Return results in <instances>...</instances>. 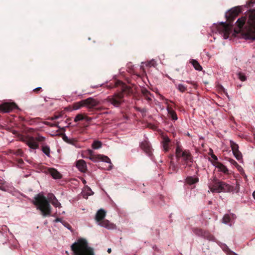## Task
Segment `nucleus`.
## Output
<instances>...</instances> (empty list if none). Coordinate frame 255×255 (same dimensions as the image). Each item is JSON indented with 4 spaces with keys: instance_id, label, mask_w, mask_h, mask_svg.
<instances>
[{
    "instance_id": "obj_18",
    "label": "nucleus",
    "mask_w": 255,
    "mask_h": 255,
    "mask_svg": "<svg viewBox=\"0 0 255 255\" xmlns=\"http://www.w3.org/2000/svg\"><path fill=\"white\" fill-rule=\"evenodd\" d=\"M48 171L50 174L54 179H60L62 177L61 174L54 168H49L48 169Z\"/></svg>"
},
{
    "instance_id": "obj_12",
    "label": "nucleus",
    "mask_w": 255,
    "mask_h": 255,
    "mask_svg": "<svg viewBox=\"0 0 255 255\" xmlns=\"http://www.w3.org/2000/svg\"><path fill=\"white\" fill-rule=\"evenodd\" d=\"M76 166L82 172H86L87 167L86 162L83 159H79L76 162Z\"/></svg>"
},
{
    "instance_id": "obj_30",
    "label": "nucleus",
    "mask_w": 255,
    "mask_h": 255,
    "mask_svg": "<svg viewBox=\"0 0 255 255\" xmlns=\"http://www.w3.org/2000/svg\"><path fill=\"white\" fill-rule=\"evenodd\" d=\"M41 150L47 156H50V149L47 145H42Z\"/></svg>"
},
{
    "instance_id": "obj_13",
    "label": "nucleus",
    "mask_w": 255,
    "mask_h": 255,
    "mask_svg": "<svg viewBox=\"0 0 255 255\" xmlns=\"http://www.w3.org/2000/svg\"><path fill=\"white\" fill-rule=\"evenodd\" d=\"M213 164L218 169L219 171L223 172L225 174H229L228 169L222 163L216 161L213 163Z\"/></svg>"
},
{
    "instance_id": "obj_36",
    "label": "nucleus",
    "mask_w": 255,
    "mask_h": 255,
    "mask_svg": "<svg viewBox=\"0 0 255 255\" xmlns=\"http://www.w3.org/2000/svg\"><path fill=\"white\" fill-rule=\"evenodd\" d=\"M238 78L242 81H245L247 80L246 76L241 72L238 73Z\"/></svg>"
},
{
    "instance_id": "obj_3",
    "label": "nucleus",
    "mask_w": 255,
    "mask_h": 255,
    "mask_svg": "<svg viewBox=\"0 0 255 255\" xmlns=\"http://www.w3.org/2000/svg\"><path fill=\"white\" fill-rule=\"evenodd\" d=\"M32 202L37 207H50V203L55 207H58L60 205L52 193H48L47 196L45 197L42 193H40L35 195Z\"/></svg>"
},
{
    "instance_id": "obj_31",
    "label": "nucleus",
    "mask_w": 255,
    "mask_h": 255,
    "mask_svg": "<svg viewBox=\"0 0 255 255\" xmlns=\"http://www.w3.org/2000/svg\"><path fill=\"white\" fill-rule=\"evenodd\" d=\"M230 145L233 151V152L234 151H237L239 150V145L236 143L234 142L233 141H230Z\"/></svg>"
},
{
    "instance_id": "obj_45",
    "label": "nucleus",
    "mask_w": 255,
    "mask_h": 255,
    "mask_svg": "<svg viewBox=\"0 0 255 255\" xmlns=\"http://www.w3.org/2000/svg\"><path fill=\"white\" fill-rule=\"evenodd\" d=\"M186 82L188 84H192V85H195V83L194 82H192V81H186Z\"/></svg>"
},
{
    "instance_id": "obj_15",
    "label": "nucleus",
    "mask_w": 255,
    "mask_h": 255,
    "mask_svg": "<svg viewBox=\"0 0 255 255\" xmlns=\"http://www.w3.org/2000/svg\"><path fill=\"white\" fill-rule=\"evenodd\" d=\"M87 155L88 156V158L92 161L94 162H97L100 160V154L99 155H95L94 153V151L91 149H88L87 150Z\"/></svg>"
},
{
    "instance_id": "obj_20",
    "label": "nucleus",
    "mask_w": 255,
    "mask_h": 255,
    "mask_svg": "<svg viewBox=\"0 0 255 255\" xmlns=\"http://www.w3.org/2000/svg\"><path fill=\"white\" fill-rule=\"evenodd\" d=\"M62 139H63V140L65 142H66L69 144L73 145H75L76 143L77 142V140L76 138H69L68 137V136H66V134H63L62 135Z\"/></svg>"
},
{
    "instance_id": "obj_50",
    "label": "nucleus",
    "mask_w": 255,
    "mask_h": 255,
    "mask_svg": "<svg viewBox=\"0 0 255 255\" xmlns=\"http://www.w3.org/2000/svg\"><path fill=\"white\" fill-rule=\"evenodd\" d=\"M83 183H84V184H85V183H86V181H85V180H84L83 181Z\"/></svg>"
},
{
    "instance_id": "obj_28",
    "label": "nucleus",
    "mask_w": 255,
    "mask_h": 255,
    "mask_svg": "<svg viewBox=\"0 0 255 255\" xmlns=\"http://www.w3.org/2000/svg\"><path fill=\"white\" fill-rule=\"evenodd\" d=\"M9 152L11 154H14L16 156H19L21 157L23 156V152L21 149H18L16 150H10Z\"/></svg>"
},
{
    "instance_id": "obj_17",
    "label": "nucleus",
    "mask_w": 255,
    "mask_h": 255,
    "mask_svg": "<svg viewBox=\"0 0 255 255\" xmlns=\"http://www.w3.org/2000/svg\"><path fill=\"white\" fill-rule=\"evenodd\" d=\"M106 212L103 209L99 210L96 215L95 219L97 222H100L103 220L106 216Z\"/></svg>"
},
{
    "instance_id": "obj_19",
    "label": "nucleus",
    "mask_w": 255,
    "mask_h": 255,
    "mask_svg": "<svg viewBox=\"0 0 255 255\" xmlns=\"http://www.w3.org/2000/svg\"><path fill=\"white\" fill-rule=\"evenodd\" d=\"M99 225L101 227H103L108 229H112L115 227V226L113 224L110 223L108 220H105L100 222Z\"/></svg>"
},
{
    "instance_id": "obj_21",
    "label": "nucleus",
    "mask_w": 255,
    "mask_h": 255,
    "mask_svg": "<svg viewBox=\"0 0 255 255\" xmlns=\"http://www.w3.org/2000/svg\"><path fill=\"white\" fill-rule=\"evenodd\" d=\"M167 110L169 117L171 118L172 120H177L178 119L177 115L176 112L172 109V108L168 107Z\"/></svg>"
},
{
    "instance_id": "obj_33",
    "label": "nucleus",
    "mask_w": 255,
    "mask_h": 255,
    "mask_svg": "<svg viewBox=\"0 0 255 255\" xmlns=\"http://www.w3.org/2000/svg\"><path fill=\"white\" fill-rule=\"evenodd\" d=\"M100 160L111 163L110 159L107 156L100 155Z\"/></svg>"
},
{
    "instance_id": "obj_44",
    "label": "nucleus",
    "mask_w": 255,
    "mask_h": 255,
    "mask_svg": "<svg viewBox=\"0 0 255 255\" xmlns=\"http://www.w3.org/2000/svg\"><path fill=\"white\" fill-rule=\"evenodd\" d=\"M17 162L20 164H22L23 163V161L22 159H18L17 160Z\"/></svg>"
},
{
    "instance_id": "obj_1",
    "label": "nucleus",
    "mask_w": 255,
    "mask_h": 255,
    "mask_svg": "<svg viewBox=\"0 0 255 255\" xmlns=\"http://www.w3.org/2000/svg\"><path fill=\"white\" fill-rule=\"evenodd\" d=\"M121 86V90L115 92L113 95L108 96L106 100L107 102L113 105L115 108H120L126 102L125 99V95L128 96L131 93V88L121 81L114 82V84L110 83L107 85L108 88L112 89Z\"/></svg>"
},
{
    "instance_id": "obj_10",
    "label": "nucleus",
    "mask_w": 255,
    "mask_h": 255,
    "mask_svg": "<svg viewBox=\"0 0 255 255\" xmlns=\"http://www.w3.org/2000/svg\"><path fill=\"white\" fill-rule=\"evenodd\" d=\"M83 103L85 104V107L88 109H93L99 105V102L93 98H89L83 100Z\"/></svg>"
},
{
    "instance_id": "obj_29",
    "label": "nucleus",
    "mask_w": 255,
    "mask_h": 255,
    "mask_svg": "<svg viewBox=\"0 0 255 255\" xmlns=\"http://www.w3.org/2000/svg\"><path fill=\"white\" fill-rule=\"evenodd\" d=\"M102 143L101 141L95 140L92 144V147L93 149H97L100 148L102 147Z\"/></svg>"
},
{
    "instance_id": "obj_16",
    "label": "nucleus",
    "mask_w": 255,
    "mask_h": 255,
    "mask_svg": "<svg viewBox=\"0 0 255 255\" xmlns=\"http://www.w3.org/2000/svg\"><path fill=\"white\" fill-rule=\"evenodd\" d=\"M82 120H85L86 121L89 122L92 120V118H90L89 117H87V116H86L84 114H79L76 116V117L74 118V121L75 123H77L79 121H82Z\"/></svg>"
},
{
    "instance_id": "obj_4",
    "label": "nucleus",
    "mask_w": 255,
    "mask_h": 255,
    "mask_svg": "<svg viewBox=\"0 0 255 255\" xmlns=\"http://www.w3.org/2000/svg\"><path fill=\"white\" fill-rule=\"evenodd\" d=\"M241 10L238 7H235L230 9L228 13L226 14V17L228 23L222 22L221 23V31L224 33V38H228L232 31L233 27V22L236 17L238 15Z\"/></svg>"
},
{
    "instance_id": "obj_22",
    "label": "nucleus",
    "mask_w": 255,
    "mask_h": 255,
    "mask_svg": "<svg viewBox=\"0 0 255 255\" xmlns=\"http://www.w3.org/2000/svg\"><path fill=\"white\" fill-rule=\"evenodd\" d=\"M142 94L143 96L144 97V98L148 101H151L152 100L150 96L152 95V94L146 89H143L142 90Z\"/></svg>"
},
{
    "instance_id": "obj_40",
    "label": "nucleus",
    "mask_w": 255,
    "mask_h": 255,
    "mask_svg": "<svg viewBox=\"0 0 255 255\" xmlns=\"http://www.w3.org/2000/svg\"><path fill=\"white\" fill-rule=\"evenodd\" d=\"M44 124H45V125H47V126H49L50 127L55 126V127H56L57 128H59V127L58 126V125L54 124H51V123H50L49 122H45L44 123Z\"/></svg>"
},
{
    "instance_id": "obj_35",
    "label": "nucleus",
    "mask_w": 255,
    "mask_h": 255,
    "mask_svg": "<svg viewBox=\"0 0 255 255\" xmlns=\"http://www.w3.org/2000/svg\"><path fill=\"white\" fill-rule=\"evenodd\" d=\"M146 66L150 67L151 66L154 67L155 66L156 62L154 60H152L150 61H148L145 63Z\"/></svg>"
},
{
    "instance_id": "obj_49",
    "label": "nucleus",
    "mask_w": 255,
    "mask_h": 255,
    "mask_svg": "<svg viewBox=\"0 0 255 255\" xmlns=\"http://www.w3.org/2000/svg\"><path fill=\"white\" fill-rule=\"evenodd\" d=\"M253 196L254 199H255V191L253 192Z\"/></svg>"
},
{
    "instance_id": "obj_23",
    "label": "nucleus",
    "mask_w": 255,
    "mask_h": 255,
    "mask_svg": "<svg viewBox=\"0 0 255 255\" xmlns=\"http://www.w3.org/2000/svg\"><path fill=\"white\" fill-rule=\"evenodd\" d=\"M199 179L197 177L188 176L186 179V182L189 185H193L198 182Z\"/></svg>"
},
{
    "instance_id": "obj_26",
    "label": "nucleus",
    "mask_w": 255,
    "mask_h": 255,
    "mask_svg": "<svg viewBox=\"0 0 255 255\" xmlns=\"http://www.w3.org/2000/svg\"><path fill=\"white\" fill-rule=\"evenodd\" d=\"M190 63L193 65L194 68L198 71H201L202 70V66L200 65L197 61L196 60H192L190 61Z\"/></svg>"
},
{
    "instance_id": "obj_5",
    "label": "nucleus",
    "mask_w": 255,
    "mask_h": 255,
    "mask_svg": "<svg viewBox=\"0 0 255 255\" xmlns=\"http://www.w3.org/2000/svg\"><path fill=\"white\" fill-rule=\"evenodd\" d=\"M74 255H94L92 248L89 247L87 242L84 239H80L71 246Z\"/></svg>"
},
{
    "instance_id": "obj_43",
    "label": "nucleus",
    "mask_w": 255,
    "mask_h": 255,
    "mask_svg": "<svg viewBox=\"0 0 255 255\" xmlns=\"http://www.w3.org/2000/svg\"><path fill=\"white\" fill-rule=\"evenodd\" d=\"M59 118V116H54L50 118L49 119L50 120L54 121V120L58 119Z\"/></svg>"
},
{
    "instance_id": "obj_37",
    "label": "nucleus",
    "mask_w": 255,
    "mask_h": 255,
    "mask_svg": "<svg viewBox=\"0 0 255 255\" xmlns=\"http://www.w3.org/2000/svg\"><path fill=\"white\" fill-rule=\"evenodd\" d=\"M209 154L211 155V157L215 161V162L217 161L218 158L217 156L214 154L213 150L212 149H210V152Z\"/></svg>"
},
{
    "instance_id": "obj_6",
    "label": "nucleus",
    "mask_w": 255,
    "mask_h": 255,
    "mask_svg": "<svg viewBox=\"0 0 255 255\" xmlns=\"http://www.w3.org/2000/svg\"><path fill=\"white\" fill-rule=\"evenodd\" d=\"M175 156L177 160L181 159L182 164L190 165L193 161V156L189 150L184 149L179 142H177L175 149Z\"/></svg>"
},
{
    "instance_id": "obj_52",
    "label": "nucleus",
    "mask_w": 255,
    "mask_h": 255,
    "mask_svg": "<svg viewBox=\"0 0 255 255\" xmlns=\"http://www.w3.org/2000/svg\"><path fill=\"white\" fill-rule=\"evenodd\" d=\"M173 155H171V158H173Z\"/></svg>"
},
{
    "instance_id": "obj_41",
    "label": "nucleus",
    "mask_w": 255,
    "mask_h": 255,
    "mask_svg": "<svg viewBox=\"0 0 255 255\" xmlns=\"http://www.w3.org/2000/svg\"><path fill=\"white\" fill-rule=\"evenodd\" d=\"M42 91V88L41 87L36 88L33 90V92L36 93H38L39 92Z\"/></svg>"
},
{
    "instance_id": "obj_34",
    "label": "nucleus",
    "mask_w": 255,
    "mask_h": 255,
    "mask_svg": "<svg viewBox=\"0 0 255 255\" xmlns=\"http://www.w3.org/2000/svg\"><path fill=\"white\" fill-rule=\"evenodd\" d=\"M233 154L237 160H240L242 158V153L239 151V150L234 151Z\"/></svg>"
},
{
    "instance_id": "obj_48",
    "label": "nucleus",
    "mask_w": 255,
    "mask_h": 255,
    "mask_svg": "<svg viewBox=\"0 0 255 255\" xmlns=\"http://www.w3.org/2000/svg\"><path fill=\"white\" fill-rule=\"evenodd\" d=\"M111 248H109L107 250V252H108V253H111Z\"/></svg>"
},
{
    "instance_id": "obj_14",
    "label": "nucleus",
    "mask_w": 255,
    "mask_h": 255,
    "mask_svg": "<svg viewBox=\"0 0 255 255\" xmlns=\"http://www.w3.org/2000/svg\"><path fill=\"white\" fill-rule=\"evenodd\" d=\"M170 142L171 140L168 136H164L163 137L162 144L163 150L165 152H167L169 150L170 147Z\"/></svg>"
},
{
    "instance_id": "obj_2",
    "label": "nucleus",
    "mask_w": 255,
    "mask_h": 255,
    "mask_svg": "<svg viewBox=\"0 0 255 255\" xmlns=\"http://www.w3.org/2000/svg\"><path fill=\"white\" fill-rule=\"evenodd\" d=\"M239 31L245 26L246 35L248 39L255 40V9L250 10L249 18L247 16L239 18L236 22Z\"/></svg>"
},
{
    "instance_id": "obj_47",
    "label": "nucleus",
    "mask_w": 255,
    "mask_h": 255,
    "mask_svg": "<svg viewBox=\"0 0 255 255\" xmlns=\"http://www.w3.org/2000/svg\"><path fill=\"white\" fill-rule=\"evenodd\" d=\"M159 96H160V98L161 100H167V99H166L162 95L159 94Z\"/></svg>"
},
{
    "instance_id": "obj_27",
    "label": "nucleus",
    "mask_w": 255,
    "mask_h": 255,
    "mask_svg": "<svg viewBox=\"0 0 255 255\" xmlns=\"http://www.w3.org/2000/svg\"><path fill=\"white\" fill-rule=\"evenodd\" d=\"M83 107H85V104L83 103V100H81L78 102L74 103L73 104V109L75 110L79 109Z\"/></svg>"
},
{
    "instance_id": "obj_7",
    "label": "nucleus",
    "mask_w": 255,
    "mask_h": 255,
    "mask_svg": "<svg viewBox=\"0 0 255 255\" xmlns=\"http://www.w3.org/2000/svg\"><path fill=\"white\" fill-rule=\"evenodd\" d=\"M210 189L212 192H231L234 191V187L224 181L220 180L216 177H214Z\"/></svg>"
},
{
    "instance_id": "obj_46",
    "label": "nucleus",
    "mask_w": 255,
    "mask_h": 255,
    "mask_svg": "<svg viewBox=\"0 0 255 255\" xmlns=\"http://www.w3.org/2000/svg\"><path fill=\"white\" fill-rule=\"evenodd\" d=\"M61 219L60 218H56L55 220H54V222H61Z\"/></svg>"
},
{
    "instance_id": "obj_32",
    "label": "nucleus",
    "mask_w": 255,
    "mask_h": 255,
    "mask_svg": "<svg viewBox=\"0 0 255 255\" xmlns=\"http://www.w3.org/2000/svg\"><path fill=\"white\" fill-rule=\"evenodd\" d=\"M176 86L178 90L182 93L185 92L187 90V87L183 84H179Z\"/></svg>"
},
{
    "instance_id": "obj_11",
    "label": "nucleus",
    "mask_w": 255,
    "mask_h": 255,
    "mask_svg": "<svg viewBox=\"0 0 255 255\" xmlns=\"http://www.w3.org/2000/svg\"><path fill=\"white\" fill-rule=\"evenodd\" d=\"M140 146L141 148L149 156H150L152 154L151 147L149 143L146 141H143L140 143Z\"/></svg>"
},
{
    "instance_id": "obj_51",
    "label": "nucleus",
    "mask_w": 255,
    "mask_h": 255,
    "mask_svg": "<svg viewBox=\"0 0 255 255\" xmlns=\"http://www.w3.org/2000/svg\"><path fill=\"white\" fill-rule=\"evenodd\" d=\"M88 190L92 192L91 189L90 188H88Z\"/></svg>"
},
{
    "instance_id": "obj_25",
    "label": "nucleus",
    "mask_w": 255,
    "mask_h": 255,
    "mask_svg": "<svg viewBox=\"0 0 255 255\" xmlns=\"http://www.w3.org/2000/svg\"><path fill=\"white\" fill-rule=\"evenodd\" d=\"M179 167L178 165L175 164V163L171 161L170 162L169 169L172 172H177L178 171Z\"/></svg>"
},
{
    "instance_id": "obj_8",
    "label": "nucleus",
    "mask_w": 255,
    "mask_h": 255,
    "mask_svg": "<svg viewBox=\"0 0 255 255\" xmlns=\"http://www.w3.org/2000/svg\"><path fill=\"white\" fill-rule=\"evenodd\" d=\"M19 140L24 142L30 148L36 149L38 148V142H42L45 140V138L42 136L38 135L34 138L33 136L27 135L24 136L21 134L18 135Z\"/></svg>"
},
{
    "instance_id": "obj_9",
    "label": "nucleus",
    "mask_w": 255,
    "mask_h": 255,
    "mask_svg": "<svg viewBox=\"0 0 255 255\" xmlns=\"http://www.w3.org/2000/svg\"><path fill=\"white\" fill-rule=\"evenodd\" d=\"M17 108V106L14 103H4L0 105V111L3 113H9L12 110Z\"/></svg>"
},
{
    "instance_id": "obj_42",
    "label": "nucleus",
    "mask_w": 255,
    "mask_h": 255,
    "mask_svg": "<svg viewBox=\"0 0 255 255\" xmlns=\"http://www.w3.org/2000/svg\"><path fill=\"white\" fill-rule=\"evenodd\" d=\"M230 162H231L232 164L234 165L235 166H237V167L239 166V164H238V163H237L235 160H233V159H231V160H230Z\"/></svg>"
},
{
    "instance_id": "obj_38",
    "label": "nucleus",
    "mask_w": 255,
    "mask_h": 255,
    "mask_svg": "<svg viewBox=\"0 0 255 255\" xmlns=\"http://www.w3.org/2000/svg\"><path fill=\"white\" fill-rule=\"evenodd\" d=\"M230 221L228 215H225L223 218V222L225 224H227Z\"/></svg>"
},
{
    "instance_id": "obj_39",
    "label": "nucleus",
    "mask_w": 255,
    "mask_h": 255,
    "mask_svg": "<svg viewBox=\"0 0 255 255\" xmlns=\"http://www.w3.org/2000/svg\"><path fill=\"white\" fill-rule=\"evenodd\" d=\"M255 3V0H250L247 3V5L249 7H252Z\"/></svg>"
},
{
    "instance_id": "obj_24",
    "label": "nucleus",
    "mask_w": 255,
    "mask_h": 255,
    "mask_svg": "<svg viewBox=\"0 0 255 255\" xmlns=\"http://www.w3.org/2000/svg\"><path fill=\"white\" fill-rule=\"evenodd\" d=\"M43 217L49 216L50 214V208H37Z\"/></svg>"
}]
</instances>
